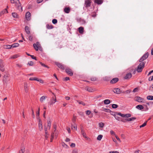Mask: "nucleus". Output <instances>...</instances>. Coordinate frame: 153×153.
Returning <instances> with one entry per match:
<instances>
[{
  "mask_svg": "<svg viewBox=\"0 0 153 153\" xmlns=\"http://www.w3.org/2000/svg\"><path fill=\"white\" fill-rule=\"evenodd\" d=\"M145 63L142 62L138 65L136 69L137 71L139 73L141 72L144 67Z\"/></svg>",
  "mask_w": 153,
  "mask_h": 153,
  "instance_id": "nucleus-1",
  "label": "nucleus"
},
{
  "mask_svg": "<svg viewBox=\"0 0 153 153\" xmlns=\"http://www.w3.org/2000/svg\"><path fill=\"white\" fill-rule=\"evenodd\" d=\"M17 1L15 2L16 6L18 10L20 11H22V8L21 6V4L19 0H17Z\"/></svg>",
  "mask_w": 153,
  "mask_h": 153,
  "instance_id": "nucleus-2",
  "label": "nucleus"
},
{
  "mask_svg": "<svg viewBox=\"0 0 153 153\" xmlns=\"http://www.w3.org/2000/svg\"><path fill=\"white\" fill-rule=\"evenodd\" d=\"M117 114L120 116L124 118H128L131 117V114H122L121 113L119 112L117 113Z\"/></svg>",
  "mask_w": 153,
  "mask_h": 153,
  "instance_id": "nucleus-3",
  "label": "nucleus"
},
{
  "mask_svg": "<svg viewBox=\"0 0 153 153\" xmlns=\"http://www.w3.org/2000/svg\"><path fill=\"white\" fill-rule=\"evenodd\" d=\"M56 101V95H54V97H52L50 101L49 102L50 104L51 105H53Z\"/></svg>",
  "mask_w": 153,
  "mask_h": 153,
  "instance_id": "nucleus-4",
  "label": "nucleus"
},
{
  "mask_svg": "<svg viewBox=\"0 0 153 153\" xmlns=\"http://www.w3.org/2000/svg\"><path fill=\"white\" fill-rule=\"evenodd\" d=\"M0 70L2 72H4L5 71V68L3 61L0 59Z\"/></svg>",
  "mask_w": 153,
  "mask_h": 153,
  "instance_id": "nucleus-5",
  "label": "nucleus"
},
{
  "mask_svg": "<svg viewBox=\"0 0 153 153\" xmlns=\"http://www.w3.org/2000/svg\"><path fill=\"white\" fill-rule=\"evenodd\" d=\"M33 47L36 51L38 50L41 47L40 44L39 42H37L36 43L33 45Z\"/></svg>",
  "mask_w": 153,
  "mask_h": 153,
  "instance_id": "nucleus-6",
  "label": "nucleus"
},
{
  "mask_svg": "<svg viewBox=\"0 0 153 153\" xmlns=\"http://www.w3.org/2000/svg\"><path fill=\"white\" fill-rule=\"evenodd\" d=\"M149 56V53L148 52L144 54L143 56L140 59L139 62H142L143 61L146 59Z\"/></svg>",
  "mask_w": 153,
  "mask_h": 153,
  "instance_id": "nucleus-7",
  "label": "nucleus"
},
{
  "mask_svg": "<svg viewBox=\"0 0 153 153\" xmlns=\"http://www.w3.org/2000/svg\"><path fill=\"white\" fill-rule=\"evenodd\" d=\"M81 130L82 134V135L86 139V140L90 141V138L89 137L86 136L85 132V131L83 130V129L82 128H81Z\"/></svg>",
  "mask_w": 153,
  "mask_h": 153,
  "instance_id": "nucleus-8",
  "label": "nucleus"
},
{
  "mask_svg": "<svg viewBox=\"0 0 153 153\" xmlns=\"http://www.w3.org/2000/svg\"><path fill=\"white\" fill-rule=\"evenodd\" d=\"M91 1L90 0H86L85 1V7L88 8L91 5Z\"/></svg>",
  "mask_w": 153,
  "mask_h": 153,
  "instance_id": "nucleus-9",
  "label": "nucleus"
},
{
  "mask_svg": "<svg viewBox=\"0 0 153 153\" xmlns=\"http://www.w3.org/2000/svg\"><path fill=\"white\" fill-rule=\"evenodd\" d=\"M66 73L71 76L73 75V73L71 69L69 68H67L65 69Z\"/></svg>",
  "mask_w": 153,
  "mask_h": 153,
  "instance_id": "nucleus-10",
  "label": "nucleus"
},
{
  "mask_svg": "<svg viewBox=\"0 0 153 153\" xmlns=\"http://www.w3.org/2000/svg\"><path fill=\"white\" fill-rule=\"evenodd\" d=\"M55 64L60 68L62 70H64L65 69V67L64 65L58 62H56Z\"/></svg>",
  "mask_w": 153,
  "mask_h": 153,
  "instance_id": "nucleus-11",
  "label": "nucleus"
},
{
  "mask_svg": "<svg viewBox=\"0 0 153 153\" xmlns=\"http://www.w3.org/2000/svg\"><path fill=\"white\" fill-rule=\"evenodd\" d=\"M39 127L40 131H41L43 129V126L42 121L40 119H39Z\"/></svg>",
  "mask_w": 153,
  "mask_h": 153,
  "instance_id": "nucleus-12",
  "label": "nucleus"
},
{
  "mask_svg": "<svg viewBox=\"0 0 153 153\" xmlns=\"http://www.w3.org/2000/svg\"><path fill=\"white\" fill-rule=\"evenodd\" d=\"M31 14L29 12L26 13L25 15V18L27 21H29L30 19Z\"/></svg>",
  "mask_w": 153,
  "mask_h": 153,
  "instance_id": "nucleus-13",
  "label": "nucleus"
},
{
  "mask_svg": "<svg viewBox=\"0 0 153 153\" xmlns=\"http://www.w3.org/2000/svg\"><path fill=\"white\" fill-rule=\"evenodd\" d=\"M113 91L115 93L117 94H120L121 92L120 89L119 88H116L114 89Z\"/></svg>",
  "mask_w": 153,
  "mask_h": 153,
  "instance_id": "nucleus-14",
  "label": "nucleus"
},
{
  "mask_svg": "<svg viewBox=\"0 0 153 153\" xmlns=\"http://www.w3.org/2000/svg\"><path fill=\"white\" fill-rule=\"evenodd\" d=\"M24 86L25 91L26 93L27 92L28 90V86L27 82H25L24 83Z\"/></svg>",
  "mask_w": 153,
  "mask_h": 153,
  "instance_id": "nucleus-15",
  "label": "nucleus"
},
{
  "mask_svg": "<svg viewBox=\"0 0 153 153\" xmlns=\"http://www.w3.org/2000/svg\"><path fill=\"white\" fill-rule=\"evenodd\" d=\"M119 80V79L118 78H114L112 79L110 81V83L111 84H114L117 82Z\"/></svg>",
  "mask_w": 153,
  "mask_h": 153,
  "instance_id": "nucleus-16",
  "label": "nucleus"
},
{
  "mask_svg": "<svg viewBox=\"0 0 153 153\" xmlns=\"http://www.w3.org/2000/svg\"><path fill=\"white\" fill-rule=\"evenodd\" d=\"M135 99L136 101L139 102H142L143 100L142 98L139 97H135Z\"/></svg>",
  "mask_w": 153,
  "mask_h": 153,
  "instance_id": "nucleus-17",
  "label": "nucleus"
},
{
  "mask_svg": "<svg viewBox=\"0 0 153 153\" xmlns=\"http://www.w3.org/2000/svg\"><path fill=\"white\" fill-rule=\"evenodd\" d=\"M85 89L87 91L90 92H93L94 90L91 87H86L85 88Z\"/></svg>",
  "mask_w": 153,
  "mask_h": 153,
  "instance_id": "nucleus-18",
  "label": "nucleus"
},
{
  "mask_svg": "<svg viewBox=\"0 0 153 153\" xmlns=\"http://www.w3.org/2000/svg\"><path fill=\"white\" fill-rule=\"evenodd\" d=\"M132 76V75L131 73H128L127 74L125 77V78L126 79H130Z\"/></svg>",
  "mask_w": 153,
  "mask_h": 153,
  "instance_id": "nucleus-19",
  "label": "nucleus"
},
{
  "mask_svg": "<svg viewBox=\"0 0 153 153\" xmlns=\"http://www.w3.org/2000/svg\"><path fill=\"white\" fill-rule=\"evenodd\" d=\"M70 11V8L69 7H66L64 9V11L67 13H69Z\"/></svg>",
  "mask_w": 153,
  "mask_h": 153,
  "instance_id": "nucleus-20",
  "label": "nucleus"
},
{
  "mask_svg": "<svg viewBox=\"0 0 153 153\" xmlns=\"http://www.w3.org/2000/svg\"><path fill=\"white\" fill-rule=\"evenodd\" d=\"M73 128H74L76 130H77V125L75 123H74V124H71V128L72 129H73Z\"/></svg>",
  "mask_w": 153,
  "mask_h": 153,
  "instance_id": "nucleus-21",
  "label": "nucleus"
},
{
  "mask_svg": "<svg viewBox=\"0 0 153 153\" xmlns=\"http://www.w3.org/2000/svg\"><path fill=\"white\" fill-rule=\"evenodd\" d=\"M79 31L81 34H82L84 32V28L82 27H81L78 28Z\"/></svg>",
  "mask_w": 153,
  "mask_h": 153,
  "instance_id": "nucleus-22",
  "label": "nucleus"
},
{
  "mask_svg": "<svg viewBox=\"0 0 153 153\" xmlns=\"http://www.w3.org/2000/svg\"><path fill=\"white\" fill-rule=\"evenodd\" d=\"M6 12L7 13H8L6 9H5L4 10H2L0 12V17L2 15L4 14Z\"/></svg>",
  "mask_w": 153,
  "mask_h": 153,
  "instance_id": "nucleus-23",
  "label": "nucleus"
},
{
  "mask_svg": "<svg viewBox=\"0 0 153 153\" xmlns=\"http://www.w3.org/2000/svg\"><path fill=\"white\" fill-rule=\"evenodd\" d=\"M25 30L26 33L27 34H29L30 33V29L28 26H26L25 27Z\"/></svg>",
  "mask_w": 153,
  "mask_h": 153,
  "instance_id": "nucleus-24",
  "label": "nucleus"
},
{
  "mask_svg": "<svg viewBox=\"0 0 153 153\" xmlns=\"http://www.w3.org/2000/svg\"><path fill=\"white\" fill-rule=\"evenodd\" d=\"M47 98V96H42L40 98V101L41 102H42L45 100V99Z\"/></svg>",
  "mask_w": 153,
  "mask_h": 153,
  "instance_id": "nucleus-25",
  "label": "nucleus"
},
{
  "mask_svg": "<svg viewBox=\"0 0 153 153\" xmlns=\"http://www.w3.org/2000/svg\"><path fill=\"white\" fill-rule=\"evenodd\" d=\"M136 108L137 109H139L140 110H141L143 109V108H144L143 107L142 105H137L136 106Z\"/></svg>",
  "mask_w": 153,
  "mask_h": 153,
  "instance_id": "nucleus-26",
  "label": "nucleus"
},
{
  "mask_svg": "<svg viewBox=\"0 0 153 153\" xmlns=\"http://www.w3.org/2000/svg\"><path fill=\"white\" fill-rule=\"evenodd\" d=\"M25 152V148L24 147H22L21 150L19 151L18 153H24Z\"/></svg>",
  "mask_w": 153,
  "mask_h": 153,
  "instance_id": "nucleus-27",
  "label": "nucleus"
},
{
  "mask_svg": "<svg viewBox=\"0 0 153 153\" xmlns=\"http://www.w3.org/2000/svg\"><path fill=\"white\" fill-rule=\"evenodd\" d=\"M104 102L105 104L107 105L110 104L111 102V101L109 100L106 99L104 101Z\"/></svg>",
  "mask_w": 153,
  "mask_h": 153,
  "instance_id": "nucleus-28",
  "label": "nucleus"
},
{
  "mask_svg": "<svg viewBox=\"0 0 153 153\" xmlns=\"http://www.w3.org/2000/svg\"><path fill=\"white\" fill-rule=\"evenodd\" d=\"M19 44L18 43H14L11 45L12 48H14L18 47L19 46Z\"/></svg>",
  "mask_w": 153,
  "mask_h": 153,
  "instance_id": "nucleus-29",
  "label": "nucleus"
},
{
  "mask_svg": "<svg viewBox=\"0 0 153 153\" xmlns=\"http://www.w3.org/2000/svg\"><path fill=\"white\" fill-rule=\"evenodd\" d=\"M51 121L50 120L48 121V125L47 127L49 129H50L51 128Z\"/></svg>",
  "mask_w": 153,
  "mask_h": 153,
  "instance_id": "nucleus-30",
  "label": "nucleus"
},
{
  "mask_svg": "<svg viewBox=\"0 0 153 153\" xmlns=\"http://www.w3.org/2000/svg\"><path fill=\"white\" fill-rule=\"evenodd\" d=\"M12 15L13 16L14 18H18V15L16 13H12Z\"/></svg>",
  "mask_w": 153,
  "mask_h": 153,
  "instance_id": "nucleus-31",
  "label": "nucleus"
},
{
  "mask_svg": "<svg viewBox=\"0 0 153 153\" xmlns=\"http://www.w3.org/2000/svg\"><path fill=\"white\" fill-rule=\"evenodd\" d=\"M95 2L98 4H101L102 3V0H95Z\"/></svg>",
  "mask_w": 153,
  "mask_h": 153,
  "instance_id": "nucleus-32",
  "label": "nucleus"
},
{
  "mask_svg": "<svg viewBox=\"0 0 153 153\" xmlns=\"http://www.w3.org/2000/svg\"><path fill=\"white\" fill-rule=\"evenodd\" d=\"M147 99L148 100H153V96L151 95L148 96L147 97Z\"/></svg>",
  "mask_w": 153,
  "mask_h": 153,
  "instance_id": "nucleus-33",
  "label": "nucleus"
},
{
  "mask_svg": "<svg viewBox=\"0 0 153 153\" xmlns=\"http://www.w3.org/2000/svg\"><path fill=\"white\" fill-rule=\"evenodd\" d=\"M46 27L48 29H51L53 28V26L52 25L49 24L47 25Z\"/></svg>",
  "mask_w": 153,
  "mask_h": 153,
  "instance_id": "nucleus-34",
  "label": "nucleus"
},
{
  "mask_svg": "<svg viewBox=\"0 0 153 153\" xmlns=\"http://www.w3.org/2000/svg\"><path fill=\"white\" fill-rule=\"evenodd\" d=\"M110 114L111 115L114 116V117H115L116 114H117V113H118L117 112H115L112 111H110Z\"/></svg>",
  "mask_w": 153,
  "mask_h": 153,
  "instance_id": "nucleus-35",
  "label": "nucleus"
},
{
  "mask_svg": "<svg viewBox=\"0 0 153 153\" xmlns=\"http://www.w3.org/2000/svg\"><path fill=\"white\" fill-rule=\"evenodd\" d=\"M56 124H53V129H54L53 131V132L54 133L55 132H56Z\"/></svg>",
  "mask_w": 153,
  "mask_h": 153,
  "instance_id": "nucleus-36",
  "label": "nucleus"
},
{
  "mask_svg": "<svg viewBox=\"0 0 153 153\" xmlns=\"http://www.w3.org/2000/svg\"><path fill=\"white\" fill-rule=\"evenodd\" d=\"M54 136V133L53 132H52L51 134V142H52L53 140Z\"/></svg>",
  "mask_w": 153,
  "mask_h": 153,
  "instance_id": "nucleus-37",
  "label": "nucleus"
},
{
  "mask_svg": "<svg viewBox=\"0 0 153 153\" xmlns=\"http://www.w3.org/2000/svg\"><path fill=\"white\" fill-rule=\"evenodd\" d=\"M36 81L39 82H40V83H42V84L44 83V80H42V79H39L38 78H37Z\"/></svg>",
  "mask_w": 153,
  "mask_h": 153,
  "instance_id": "nucleus-38",
  "label": "nucleus"
},
{
  "mask_svg": "<svg viewBox=\"0 0 153 153\" xmlns=\"http://www.w3.org/2000/svg\"><path fill=\"white\" fill-rule=\"evenodd\" d=\"M102 137V135H99L97 137V139L98 140H100Z\"/></svg>",
  "mask_w": 153,
  "mask_h": 153,
  "instance_id": "nucleus-39",
  "label": "nucleus"
},
{
  "mask_svg": "<svg viewBox=\"0 0 153 153\" xmlns=\"http://www.w3.org/2000/svg\"><path fill=\"white\" fill-rule=\"evenodd\" d=\"M112 107L113 108H116L118 107V105L117 104H113L112 105Z\"/></svg>",
  "mask_w": 153,
  "mask_h": 153,
  "instance_id": "nucleus-40",
  "label": "nucleus"
},
{
  "mask_svg": "<svg viewBox=\"0 0 153 153\" xmlns=\"http://www.w3.org/2000/svg\"><path fill=\"white\" fill-rule=\"evenodd\" d=\"M104 123H100L99 124V126L101 128H102L104 126Z\"/></svg>",
  "mask_w": 153,
  "mask_h": 153,
  "instance_id": "nucleus-41",
  "label": "nucleus"
},
{
  "mask_svg": "<svg viewBox=\"0 0 153 153\" xmlns=\"http://www.w3.org/2000/svg\"><path fill=\"white\" fill-rule=\"evenodd\" d=\"M147 121L145 122L144 123H143L142 125L140 126V128H141L142 127H143L145 126H146V123H147Z\"/></svg>",
  "mask_w": 153,
  "mask_h": 153,
  "instance_id": "nucleus-42",
  "label": "nucleus"
},
{
  "mask_svg": "<svg viewBox=\"0 0 153 153\" xmlns=\"http://www.w3.org/2000/svg\"><path fill=\"white\" fill-rule=\"evenodd\" d=\"M131 91V90H128L126 91L123 92V93L125 94H129L130 93Z\"/></svg>",
  "mask_w": 153,
  "mask_h": 153,
  "instance_id": "nucleus-43",
  "label": "nucleus"
},
{
  "mask_svg": "<svg viewBox=\"0 0 153 153\" xmlns=\"http://www.w3.org/2000/svg\"><path fill=\"white\" fill-rule=\"evenodd\" d=\"M37 78L36 77H31L29 78L30 80H37Z\"/></svg>",
  "mask_w": 153,
  "mask_h": 153,
  "instance_id": "nucleus-44",
  "label": "nucleus"
},
{
  "mask_svg": "<svg viewBox=\"0 0 153 153\" xmlns=\"http://www.w3.org/2000/svg\"><path fill=\"white\" fill-rule=\"evenodd\" d=\"M76 117L75 116H74L72 120L73 122L74 123H75V121L76 120Z\"/></svg>",
  "mask_w": 153,
  "mask_h": 153,
  "instance_id": "nucleus-45",
  "label": "nucleus"
},
{
  "mask_svg": "<svg viewBox=\"0 0 153 153\" xmlns=\"http://www.w3.org/2000/svg\"><path fill=\"white\" fill-rule=\"evenodd\" d=\"M77 102L79 103V104H82L83 106H85V104L82 101L79 102V101L77 100Z\"/></svg>",
  "mask_w": 153,
  "mask_h": 153,
  "instance_id": "nucleus-46",
  "label": "nucleus"
},
{
  "mask_svg": "<svg viewBox=\"0 0 153 153\" xmlns=\"http://www.w3.org/2000/svg\"><path fill=\"white\" fill-rule=\"evenodd\" d=\"M70 79V78L69 77H66L63 78V80L64 81H67Z\"/></svg>",
  "mask_w": 153,
  "mask_h": 153,
  "instance_id": "nucleus-47",
  "label": "nucleus"
},
{
  "mask_svg": "<svg viewBox=\"0 0 153 153\" xmlns=\"http://www.w3.org/2000/svg\"><path fill=\"white\" fill-rule=\"evenodd\" d=\"M40 107H38V111H37V112L36 113V116H39V114H40Z\"/></svg>",
  "mask_w": 153,
  "mask_h": 153,
  "instance_id": "nucleus-48",
  "label": "nucleus"
},
{
  "mask_svg": "<svg viewBox=\"0 0 153 153\" xmlns=\"http://www.w3.org/2000/svg\"><path fill=\"white\" fill-rule=\"evenodd\" d=\"M31 111H32V115L33 116V118H35V114L34 113V112L33 110V108L31 109Z\"/></svg>",
  "mask_w": 153,
  "mask_h": 153,
  "instance_id": "nucleus-49",
  "label": "nucleus"
},
{
  "mask_svg": "<svg viewBox=\"0 0 153 153\" xmlns=\"http://www.w3.org/2000/svg\"><path fill=\"white\" fill-rule=\"evenodd\" d=\"M39 63L42 66L47 68H49V67L47 65H46L45 64L42 63L41 62H39Z\"/></svg>",
  "mask_w": 153,
  "mask_h": 153,
  "instance_id": "nucleus-50",
  "label": "nucleus"
},
{
  "mask_svg": "<svg viewBox=\"0 0 153 153\" xmlns=\"http://www.w3.org/2000/svg\"><path fill=\"white\" fill-rule=\"evenodd\" d=\"M33 64V62L32 61H30L27 64V65L30 66H32Z\"/></svg>",
  "mask_w": 153,
  "mask_h": 153,
  "instance_id": "nucleus-51",
  "label": "nucleus"
},
{
  "mask_svg": "<svg viewBox=\"0 0 153 153\" xmlns=\"http://www.w3.org/2000/svg\"><path fill=\"white\" fill-rule=\"evenodd\" d=\"M102 110L107 112H110V110L106 108H103Z\"/></svg>",
  "mask_w": 153,
  "mask_h": 153,
  "instance_id": "nucleus-52",
  "label": "nucleus"
},
{
  "mask_svg": "<svg viewBox=\"0 0 153 153\" xmlns=\"http://www.w3.org/2000/svg\"><path fill=\"white\" fill-rule=\"evenodd\" d=\"M97 79V78L95 77H93L91 78V80L92 81H95Z\"/></svg>",
  "mask_w": 153,
  "mask_h": 153,
  "instance_id": "nucleus-53",
  "label": "nucleus"
},
{
  "mask_svg": "<svg viewBox=\"0 0 153 153\" xmlns=\"http://www.w3.org/2000/svg\"><path fill=\"white\" fill-rule=\"evenodd\" d=\"M57 20L56 19H54L52 20V23L53 24H55L56 23H57Z\"/></svg>",
  "mask_w": 153,
  "mask_h": 153,
  "instance_id": "nucleus-54",
  "label": "nucleus"
},
{
  "mask_svg": "<svg viewBox=\"0 0 153 153\" xmlns=\"http://www.w3.org/2000/svg\"><path fill=\"white\" fill-rule=\"evenodd\" d=\"M136 119V118L134 117H132L129 118L130 121H132Z\"/></svg>",
  "mask_w": 153,
  "mask_h": 153,
  "instance_id": "nucleus-55",
  "label": "nucleus"
},
{
  "mask_svg": "<svg viewBox=\"0 0 153 153\" xmlns=\"http://www.w3.org/2000/svg\"><path fill=\"white\" fill-rule=\"evenodd\" d=\"M86 114L87 115H89L91 113V112L90 111V110H87V111H86Z\"/></svg>",
  "mask_w": 153,
  "mask_h": 153,
  "instance_id": "nucleus-56",
  "label": "nucleus"
},
{
  "mask_svg": "<svg viewBox=\"0 0 153 153\" xmlns=\"http://www.w3.org/2000/svg\"><path fill=\"white\" fill-rule=\"evenodd\" d=\"M18 57V56L17 55H14L13 56H12L11 57V59H15L17 58Z\"/></svg>",
  "mask_w": 153,
  "mask_h": 153,
  "instance_id": "nucleus-57",
  "label": "nucleus"
},
{
  "mask_svg": "<svg viewBox=\"0 0 153 153\" xmlns=\"http://www.w3.org/2000/svg\"><path fill=\"white\" fill-rule=\"evenodd\" d=\"M110 134L111 135H114L115 136L116 135L115 134V133L112 130H111L110 131Z\"/></svg>",
  "mask_w": 153,
  "mask_h": 153,
  "instance_id": "nucleus-58",
  "label": "nucleus"
},
{
  "mask_svg": "<svg viewBox=\"0 0 153 153\" xmlns=\"http://www.w3.org/2000/svg\"><path fill=\"white\" fill-rule=\"evenodd\" d=\"M138 90V88H136L133 91V92H137Z\"/></svg>",
  "mask_w": 153,
  "mask_h": 153,
  "instance_id": "nucleus-59",
  "label": "nucleus"
},
{
  "mask_svg": "<svg viewBox=\"0 0 153 153\" xmlns=\"http://www.w3.org/2000/svg\"><path fill=\"white\" fill-rule=\"evenodd\" d=\"M45 131V133L46 134H48V131H47V128L46 127V126L44 128Z\"/></svg>",
  "mask_w": 153,
  "mask_h": 153,
  "instance_id": "nucleus-60",
  "label": "nucleus"
},
{
  "mask_svg": "<svg viewBox=\"0 0 153 153\" xmlns=\"http://www.w3.org/2000/svg\"><path fill=\"white\" fill-rule=\"evenodd\" d=\"M141 152L139 150H137L134 152V153H141Z\"/></svg>",
  "mask_w": 153,
  "mask_h": 153,
  "instance_id": "nucleus-61",
  "label": "nucleus"
},
{
  "mask_svg": "<svg viewBox=\"0 0 153 153\" xmlns=\"http://www.w3.org/2000/svg\"><path fill=\"white\" fill-rule=\"evenodd\" d=\"M70 146L72 148L74 147L75 146V145L74 143H72L70 145Z\"/></svg>",
  "mask_w": 153,
  "mask_h": 153,
  "instance_id": "nucleus-62",
  "label": "nucleus"
},
{
  "mask_svg": "<svg viewBox=\"0 0 153 153\" xmlns=\"http://www.w3.org/2000/svg\"><path fill=\"white\" fill-rule=\"evenodd\" d=\"M72 153H78V151L76 149H74Z\"/></svg>",
  "mask_w": 153,
  "mask_h": 153,
  "instance_id": "nucleus-63",
  "label": "nucleus"
},
{
  "mask_svg": "<svg viewBox=\"0 0 153 153\" xmlns=\"http://www.w3.org/2000/svg\"><path fill=\"white\" fill-rule=\"evenodd\" d=\"M109 153H119V152L116 151H111L109 152Z\"/></svg>",
  "mask_w": 153,
  "mask_h": 153,
  "instance_id": "nucleus-64",
  "label": "nucleus"
}]
</instances>
